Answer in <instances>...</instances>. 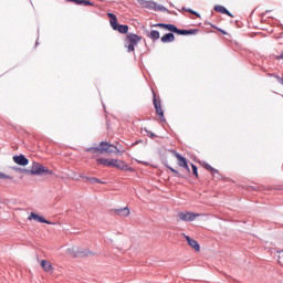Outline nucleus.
<instances>
[{
    "label": "nucleus",
    "mask_w": 283,
    "mask_h": 283,
    "mask_svg": "<svg viewBox=\"0 0 283 283\" xmlns=\"http://www.w3.org/2000/svg\"><path fill=\"white\" fill-rule=\"evenodd\" d=\"M114 213L116 216H119V218H128L130 212H129V208L125 207V208H122V209H115Z\"/></svg>",
    "instance_id": "obj_13"
},
{
    "label": "nucleus",
    "mask_w": 283,
    "mask_h": 283,
    "mask_svg": "<svg viewBox=\"0 0 283 283\" xmlns=\"http://www.w3.org/2000/svg\"><path fill=\"white\" fill-rule=\"evenodd\" d=\"M28 220H36V222H43L44 224H51L50 221L45 220V218H43L34 212H31Z\"/></svg>",
    "instance_id": "obj_14"
},
{
    "label": "nucleus",
    "mask_w": 283,
    "mask_h": 283,
    "mask_svg": "<svg viewBox=\"0 0 283 283\" xmlns=\"http://www.w3.org/2000/svg\"><path fill=\"white\" fill-rule=\"evenodd\" d=\"M77 6H94L90 0H78Z\"/></svg>",
    "instance_id": "obj_23"
},
{
    "label": "nucleus",
    "mask_w": 283,
    "mask_h": 283,
    "mask_svg": "<svg viewBox=\"0 0 283 283\" xmlns=\"http://www.w3.org/2000/svg\"><path fill=\"white\" fill-rule=\"evenodd\" d=\"M149 39H151L153 41H158V39H160V32L153 30L149 33Z\"/></svg>",
    "instance_id": "obj_21"
},
{
    "label": "nucleus",
    "mask_w": 283,
    "mask_h": 283,
    "mask_svg": "<svg viewBox=\"0 0 283 283\" xmlns=\"http://www.w3.org/2000/svg\"><path fill=\"white\" fill-rule=\"evenodd\" d=\"M143 41V36L136 34V33H128L126 35V45L127 52H134L135 46L138 45L139 42Z\"/></svg>",
    "instance_id": "obj_4"
},
{
    "label": "nucleus",
    "mask_w": 283,
    "mask_h": 283,
    "mask_svg": "<svg viewBox=\"0 0 283 283\" xmlns=\"http://www.w3.org/2000/svg\"><path fill=\"white\" fill-rule=\"evenodd\" d=\"M154 99L153 104L156 109L157 116H159L160 120H165V111H163V105L160 104V99L156 98V92H153Z\"/></svg>",
    "instance_id": "obj_7"
},
{
    "label": "nucleus",
    "mask_w": 283,
    "mask_h": 283,
    "mask_svg": "<svg viewBox=\"0 0 283 283\" xmlns=\"http://www.w3.org/2000/svg\"><path fill=\"white\" fill-rule=\"evenodd\" d=\"M81 178H84V180H86V182H91V185H94V184H98V185H106L105 181H101V179L98 178H95V177H87V176H83L81 175Z\"/></svg>",
    "instance_id": "obj_16"
},
{
    "label": "nucleus",
    "mask_w": 283,
    "mask_h": 283,
    "mask_svg": "<svg viewBox=\"0 0 283 283\" xmlns=\"http://www.w3.org/2000/svg\"><path fill=\"white\" fill-rule=\"evenodd\" d=\"M13 163H15V165H20L21 167H27V165H30V160L23 155L13 156Z\"/></svg>",
    "instance_id": "obj_11"
},
{
    "label": "nucleus",
    "mask_w": 283,
    "mask_h": 283,
    "mask_svg": "<svg viewBox=\"0 0 283 283\" xmlns=\"http://www.w3.org/2000/svg\"><path fill=\"white\" fill-rule=\"evenodd\" d=\"M69 1L70 3H76V6H78V0H66Z\"/></svg>",
    "instance_id": "obj_30"
},
{
    "label": "nucleus",
    "mask_w": 283,
    "mask_h": 283,
    "mask_svg": "<svg viewBox=\"0 0 283 283\" xmlns=\"http://www.w3.org/2000/svg\"><path fill=\"white\" fill-rule=\"evenodd\" d=\"M112 167L120 169L122 171H134V168L129 167L127 163L120 159H112Z\"/></svg>",
    "instance_id": "obj_8"
},
{
    "label": "nucleus",
    "mask_w": 283,
    "mask_h": 283,
    "mask_svg": "<svg viewBox=\"0 0 283 283\" xmlns=\"http://www.w3.org/2000/svg\"><path fill=\"white\" fill-rule=\"evenodd\" d=\"M274 59H275L276 61L283 60V53H282L281 55H275Z\"/></svg>",
    "instance_id": "obj_28"
},
{
    "label": "nucleus",
    "mask_w": 283,
    "mask_h": 283,
    "mask_svg": "<svg viewBox=\"0 0 283 283\" xmlns=\"http://www.w3.org/2000/svg\"><path fill=\"white\" fill-rule=\"evenodd\" d=\"M214 12H220V14H227L228 17H231L233 19V14H231V12H229V10H227V8L218 4L214 6Z\"/></svg>",
    "instance_id": "obj_17"
},
{
    "label": "nucleus",
    "mask_w": 283,
    "mask_h": 283,
    "mask_svg": "<svg viewBox=\"0 0 283 283\" xmlns=\"http://www.w3.org/2000/svg\"><path fill=\"white\" fill-rule=\"evenodd\" d=\"M175 156V158H177V163L179 167H182L184 169H186V171H191L189 169V164H187V158L182 157V155H180L178 151L172 150L171 151Z\"/></svg>",
    "instance_id": "obj_10"
},
{
    "label": "nucleus",
    "mask_w": 283,
    "mask_h": 283,
    "mask_svg": "<svg viewBox=\"0 0 283 283\" xmlns=\"http://www.w3.org/2000/svg\"><path fill=\"white\" fill-rule=\"evenodd\" d=\"M189 247H191V249H195V251L199 252L200 251V244L198 243V241L191 239L189 235H185Z\"/></svg>",
    "instance_id": "obj_15"
},
{
    "label": "nucleus",
    "mask_w": 283,
    "mask_h": 283,
    "mask_svg": "<svg viewBox=\"0 0 283 283\" xmlns=\"http://www.w3.org/2000/svg\"><path fill=\"white\" fill-rule=\"evenodd\" d=\"M172 41H176V36L174 35V33H167L161 36V43H172Z\"/></svg>",
    "instance_id": "obj_19"
},
{
    "label": "nucleus",
    "mask_w": 283,
    "mask_h": 283,
    "mask_svg": "<svg viewBox=\"0 0 283 283\" xmlns=\"http://www.w3.org/2000/svg\"><path fill=\"white\" fill-rule=\"evenodd\" d=\"M184 10H185V12H189V14H195V17H197L198 19H200V13H198V12L191 10V9H185V8H184Z\"/></svg>",
    "instance_id": "obj_25"
},
{
    "label": "nucleus",
    "mask_w": 283,
    "mask_h": 283,
    "mask_svg": "<svg viewBox=\"0 0 283 283\" xmlns=\"http://www.w3.org/2000/svg\"><path fill=\"white\" fill-rule=\"evenodd\" d=\"M177 34H181V35L193 34V31H191V30H179V29H177Z\"/></svg>",
    "instance_id": "obj_24"
},
{
    "label": "nucleus",
    "mask_w": 283,
    "mask_h": 283,
    "mask_svg": "<svg viewBox=\"0 0 283 283\" xmlns=\"http://www.w3.org/2000/svg\"><path fill=\"white\" fill-rule=\"evenodd\" d=\"M66 251L73 258H90V255H94L90 250H78L77 248H69Z\"/></svg>",
    "instance_id": "obj_5"
},
{
    "label": "nucleus",
    "mask_w": 283,
    "mask_h": 283,
    "mask_svg": "<svg viewBox=\"0 0 283 283\" xmlns=\"http://www.w3.org/2000/svg\"><path fill=\"white\" fill-rule=\"evenodd\" d=\"M140 6L143 8H147L148 10H155V11L159 10V12H165V10H167V8L159 6L156 2H151V1L142 0Z\"/></svg>",
    "instance_id": "obj_6"
},
{
    "label": "nucleus",
    "mask_w": 283,
    "mask_h": 283,
    "mask_svg": "<svg viewBox=\"0 0 283 283\" xmlns=\"http://www.w3.org/2000/svg\"><path fill=\"white\" fill-rule=\"evenodd\" d=\"M86 151H90L91 154H116V151L119 150L116 146L102 142L99 147L87 148Z\"/></svg>",
    "instance_id": "obj_2"
},
{
    "label": "nucleus",
    "mask_w": 283,
    "mask_h": 283,
    "mask_svg": "<svg viewBox=\"0 0 283 283\" xmlns=\"http://www.w3.org/2000/svg\"><path fill=\"white\" fill-rule=\"evenodd\" d=\"M178 218L184 222H193L196 218H200V213L185 211V212H179Z\"/></svg>",
    "instance_id": "obj_9"
},
{
    "label": "nucleus",
    "mask_w": 283,
    "mask_h": 283,
    "mask_svg": "<svg viewBox=\"0 0 283 283\" xmlns=\"http://www.w3.org/2000/svg\"><path fill=\"white\" fill-rule=\"evenodd\" d=\"M107 17L111 19L109 23L113 30H117V32H119L120 34H127V32H129L128 25L118 23V19L116 18V14L107 13Z\"/></svg>",
    "instance_id": "obj_3"
},
{
    "label": "nucleus",
    "mask_w": 283,
    "mask_h": 283,
    "mask_svg": "<svg viewBox=\"0 0 283 283\" xmlns=\"http://www.w3.org/2000/svg\"><path fill=\"white\" fill-rule=\"evenodd\" d=\"M40 266L45 271V273H54V266L52 265V262L48 260H41Z\"/></svg>",
    "instance_id": "obj_12"
},
{
    "label": "nucleus",
    "mask_w": 283,
    "mask_h": 283,
    "mask_svg": "<svg viewBox=\"0 0 283 283\" xmlns=\"http://www.w3.org/2000/svg\"><path fill=\"white\" fill-rule=\"evenodd\" d=\"M96 163L99 165H103L104 167H112V159H105V158H97Z\"/></svg>",
    "instance_id": "obj_20"
},
{
    "label": "nucleus",
    "mask_w": 283,
    "mask_h": 283,
    "mask_svg": "<svg viewBox=\"0 0 283 283\" xmlns=\"http://www.w3.org/2000/svg\"><path fill=\"white\" fill-rule=\"evenodd\" d=\"M214 29H217V27L216 25H212Z\"/></svg>",
    "instance_id": "obj_31"
},
{
    "label": "nucleus",
    "mask_w": 283,
    "mask_h": 283,
    "mask_svg": "<svg viewBox=\"0 0 283 283\" xmlns=\"http://www.w3.org/2000/svg\"><path fill=\"white\" fill-rule=\"evenodd\" d=\"M192 167V174L193 176H196V178H198V167H196V165L191 164Z\"/></svg>",
    "instance_id": "obj_26"
},
{
    "label": "nucleus",
    "mask_w": 283,
    "mask_h": 283,
    "mask_svg": "<svg viewBox=\"0 0 283 283\" xmlns=\"http://www.w3.org/2000/svg\"><path fill=\"white\" fill-rule=\"evenodd\" d=\"M23 174L30 176H52L54 172L48 167L43 166L41 163L34 161L30 169H20Z\"/></svg>",
    "instance_id": "obj_1"
},
{
    "label": "nucleus",
    "mask_w": 283,
    "mask_h": 283,
    "mask_svg": "<svg viewBox=\"0 0 283 283\" xmlns=\"http://www.w3.org/2000/svg\"><path fill=\"white\" fill-rule=\"evenodd\" d=\"M0 178H2V179H8V178H10V176H8V175H6V174H0Z\"/></svg>",
    "instance_id": "obj_29"
},
{
    "label": "nucleus",
    "mask_w": 283,
    "mask_h": 283,
    "mask_svg": "<svg viewBox=\"0 0 283 283\" xmlns=\"http://www.w3.org/2000/svg\"><path fill=\"white\" fill-rule=\"evenodd\" d=\"M203 167H205V169H207L208 171H216V169H213V167H211V165H209V164H206Z\"/></svg>",
    "instance_id": "obj_27"
},
{
    "label": "nucleus",
    "mask_w": 283,
    "mask_h": 283,
    "mask_svg": "<svg viewBox=\"0 0 283 283\" xmlns=\"http://www.w3.org/2000/svg\"><path fill=\"white\" fill-rule=\"evenodd\" d=\"M168 169H170V171L177 177V178H185V176H182V174L178 172V170L174 169V167L171 166H167Z\"/></svg>",
    "instance_id": "obj_22"
},
{
    "label": "nucleus",
    "mask_w": 283,
    "mask_h": 283,
    "mask_svg": "<svg viewBox=\"0 0 283 283\" xmlns=\"http://www.w3.org/2000/svg\"><path fill=\"white\" fill-rule=\"evenodd\" d=\"M157 25H158V28H165V30H168V32H175V34H177V32H178V28L174 24L159 23Z\"/></svg>",
    "instance_id": "obj_18"
}]
</instances>
